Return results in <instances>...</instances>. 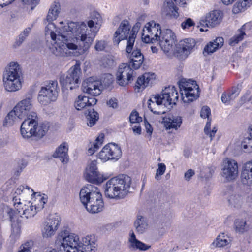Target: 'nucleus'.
Here are the masks:
<instances>
[{"label":"nucleus","instance_id":"nucleus-1","mask_svg":"<svg viewBox=\"0 0 252 252\" xmlns=\"http://www.w3.org/2000/svg\"><path fill=\"white\" fill-rule=\"evenodd\" d=\"M92 19L88 22V26L83 22H70L67 27L71 33V38L66 39L62 44L65 49H55V53L62 56L70 57L74 55V51L78 50L79 54L87 52L90 48L100 28L102 18L99 13L94 11L91 14Z\"/></svg>","mask_w":252,"mask_h":252},{"label":"nucleus","instance_id":"nucleus-2","mask_svg":"<svg viewBox=\"0 0 252 252\" xmlns=\"http://www.w3.org/2000/svg\"><path fill=\"white\" fill-rule=\"evenodd\" d=\"M60 12V4L59 2L54 1L51 5L48 15L46 17L47 21L49 22L45 27V32L46 36L51 38V44L49 45V48L51 52L57 56L67 57V56H62L57 54L55 53V49L56 48L58 51L59 48L65 49L66 46L62 44H65L64 40L71 38V33L67 27L66 25L63 27L57 28L55 25L52 23V21L55 20Z\"/></svg>","mask_w":252,"mask_h":252},{"label":"nucleus","instance_id":"nucleus-3","mask_svg":"<svg viewBox=\"0 0 252 252\" xmlns=\"http://www.w3.org/2000/svg\"><path fill=\"white\" fill-rule=\"evenodd\" d=\"M58 240L60 243L59 252H96L97 250V239L93 234L80 239L77 234L64 230L60 233Z\"/></svg>","mask_w":252,"mask_h":252},{"label":"nucleus","instance_id":"nucleus-4","mask_svg":"<svg viewBox=\"0 0 252 252\" xmlns=\"http://www.w3.org/2000/svg\"><path fill=\"white\" fill-rule=\"evenodd\" d=\"M179 97L177 90L174 86L166 87L160 94L153 95L148 100L149 109L155 115L165 113L164 107L176 104Z\"/></svg>","mask_w":252,"mask_h":252},{"label":"nucleus","instance_id":"nucleus-5","mask_svg":"<svg viewBox=\"0 0 252 252\" xmlns=\"http://www.w3.org/2000/svg\"><path fill=\"white\" fill-rule=\"evenodd\" d=\"M33 193L35 197L34 202L26 201L21 202V199L17 196L13 198L12 202L16 214L27 219L31 218L44 207L48 201L47 195L44 194L41 195L38 193Z\"/></svg>","mask_w":252,"mask_h":252},{"label":"nucleus","instance_id":"nucleus-6","mask_svg":"<svg viewBox=\"0 0 252 252\" xmlns=\"http://www.w3.org/2000/svg\"><path fill=\"white\" fill-rule=\"evenodd\" d=\"M131 183V178L126 175L112 178L105 184V194L111 199H123L129 192Z\"/></svg>","mask_w":252,"mask_h":252},{"label":"nucleus","instance_id":"nucleus-7","mask_svg":"<svg viewBox=\"0 0 252 252\" xmlns=\"http://www.w3.org/2000/svg\"><path fill=\"white\" fill-rule=\"evenodd\" d=\"M5 89L9 92H15L22 88L21 71L17 62L10 63L3 76Z\"/></svg>","mask_w":252,"mask_h":252},{"label":"nucleus","instance_id":"nucleus-8","mask_svg":"<svg viewBox=\"0 0 252 252\" xmlns=\"http://www.w3.org/2000/svg\"><path fill=\"white\" fill-rule=\"evenodd\" d=\"M179 87L184 103L192 102L199 97V87L195 81L181 79L179 82Z\"/></svg>","mask_w":252,"mask_h":252},{"label":"nucleus","instance_id":"nucleus-9","mask_svg":"<svg viewBox=\"0 0 252 252\" xmlns=\"http://www.w3.org/2000/svg\"><path fill=\"white\" fill-rule=\"evenodd\" d=\"M59 87L57 81H50L44 86L42 87L38 95L39 102L47 105L56 100L59 95Z\"/></svg>","mask_w":252,"mask_h":252},{"label":"nucleus","instance_id":"nucleus-10","mask_svg":"<svg viewBox=\"0 0 252 252\" xmlns=\"http://www.w3.org/2000/svg\"><path fill=\"white\" fill-rule=\"evenodd\" d=\"M81 75L80 66L76 63L68 71L66 75H63L60 78V82L62 87L72 90L78 86L79 79Z\"/></svg>","mask_w":252,"mask_h":252},{"label":"nucleus","instance_id":"nucleus-11","mask_svg":"<svg viewBox=\"0 0 252 252\" xmlns=\"http://www.w3.org/2000/svg\"><path fill=\"white\" fill-rule=\"evenodd\" d=\"M161 31L160 25L154 21H151L144 26L142 32V39L145 43L158 41Z\"/></svg>","mask_w":252,"mask_h":252},{"label":"nucleus","instance_id":"nucleus-12","mask_svg":"<svg viewBox=\"0 0 252 252\" xmlns=\"http://www.w3.org/2000/svg\"><path fill=\"white\" fill-rule=\"evenodd\" d=\"M122 156L121 148L117 144L110 143L106 145L99 153L98 158L103 162L118 160Z\"/></svg>","mask_w":252,"mask_h":252},{"label":"nucleus","instance_id":"nucleus-13","mask_svg":"<svg viewBox=\"0 0 252 252\" xmlns=\"http://www.w3.org/2000/svg\"><path fill=\"white\" fill-rule=\"evenodd\" d=\"M84 176L88 182L96 184H100L109 177L107 175L98 172L96 160L92 161L90 163L86 168Z\"/></svg>","mask_w":252,"mask_h":252},{"label":"nucleus","instance_id":"nucleus-14","mask_svg":"<svg viewBox=\"0 0 252 252\" xmlns=\"http://www.w3.org/2000/svg\"><path fill=\"white\" fill-rule=\"evenodd\" d=\"M37 117L35 112H32L21 126V133L24 138H29L35 134L37 126Z\"/></svg>","mask_w":252,"mask_h":252},{"label":"nucleus","instance_id":"nucleus-15","mask_svg":"<svg viewBox=\"0 0 252 252\" xmlns=\"http://www.w3.org/2000/svg\"><path fill=\"white\" fill-rule=\"evenodd\" d=\"M222 176L227 181L235 180L238 174L237 162L228 158L223 160L222 168Z\"/></svg>","mask_w":252,"mask_h":252},{"label":"nucleus","instance_id":"nucleus-16","mask_svg":"<svg viewBox=\"0 0 252 252\" xmlns=\"http://www.w3.org/2000/svg\"><path fill=\"white\" fill-rule=\"evenodd\" d=\"M60 218L57 215H51L43 223L41 234L44 238H48L54 236L58 229Z\"/></svg>","mask_w":252,"mask_h":252},{"label":"nucleus","instance_id":"nucleus-17","mask_svg":"<svg viewBox=\"0 0 252 252\" xmlns=\"http://www.w3.org/2000/svg\"><path fill=\"white\" fill-rule=\"evenodd\" d=\"M128 63H123L119 65L116 76L120 85L124 86L133 80L134 71Z\"/></svg>","mask_w":252,"mask_h":252},{"label":"nucleus","instance_id":"nucleus-18","mask_svg":"<svg viewBox=\"0 0 252 252\" xmlns=\"http://www.w3.org/2000/svg\"><path fill=\"white\" fill-rule=\"evenodd\" d=\"M176 36L170 29H166L161 31L158 41L162 50L165 52H169L175 44Z\"/></svg>","mask_w":252,"mask_h":252},{"label":"nucleus","instance_id":"nucleus-19","mask_svg":"<svg viewBox=\"0 0 252 252\" xmlns=\"http://www.w3.org/2000/svg\"><path fill=\"white\" fill-rule=\"evenodd\" d=\"M189 0H165L163 10L167 15L171 18H177L179 14L176 5L185 7Z\"/></svg>","mask_w":252,"mask_h":252},{"label":"nucleus","instance_id":"nucleus-20","mask_svg":"<svg viewBox=\"0 0 252 252\" xmlns=\"http://www.w3.org/2000/svg\"><path fill=\"white\" fill-rule=\"evenodd\" d=\"M82 87L84 92L93 96L99 95L103 89L101 81L95 80L94 77L87 78L83 83Z\"/></svg>","mask_w":252,"mask_h":252},{"label":"nucleus","instance_id":"nucleus-21","mask_svg":"<svg viewBox=\"0 0 252 252\" xmlns=\"http://www.w3.org/2000/svg\"><path fill=\"white\" fill-rule=\"evenodd\" d=\"M130 28L129 22L126 20H123L115 32L113 39L114 44L118 45L121 40L124 39L128 40L131 33Z\"/></svg>","mask_w":252,"mask_h":252},{"label":"nucleus","instance_id":"nucleus-22","mask_svg":"<svg viewBox=\"0 0 252 252\" xmlns=\"http://www.w3.org/2000/svg\"><path fill=\"white\" fill-rule=\"evenodd\" d=\"M14 108L18 114V117L20 119L28 118L30 113L34 112L32 111L33 105L32 100L30 98H27L22 100L17 104Z\"/></svg>","mask_w":252,"mask_h":252},{"label":"nucleus","instance_id":"nucleus-23","mask_svg":"<svg viewBox=\"0 0 252 252\" xmlns=\"http://www.w3.org/2000/svg\"><path fill=\"white\" fill-rule=\"evenodd\" d=\"M99 192L97 188L95 186L88 184L83 187L80 191L79 197L81 202L85 207L92 200V198L94 197L93 194H96Z\"/></svg>","mask_w":252,"mask_h":252},{"label":"nucleus","instance_id":"nucleus-24","mask_svg":"<svg viewBox=\"0 0 252 252\" xmlns=\"http://www.w3.org/2000/svg\"><path fill=\"white\" fill-rule=\"evenodd\" d=\"M94 196L85 207L89 212L93 214L101 212L104 207L102 195L100 191L96 194H94Z\"/></svg>","mask_w":252,"mask_h":252},{"label":"nucleus","instance_id":"nucleus-25","mask_svg":"<svg viewBox=\"0 0 252 252\" xmlns=\"http://www.w3.org/2000/svg\"><path fill=\"white\" fill-rule=\"evenodd\" d=\"M196 42L193 39L187 38L179 42L177 46V52L185 58L192 52Z\"/></svg>","mask_w":252,"mask_h":252},{"label":"nucleus","instance_id":"nucleus-26","mask_svg":"<svg viewBox=\"0 0 252 252\" xmlns=\"http://www.w3.org/2000/svg\"><path fill=\"white\" fill-rule=\"evenodd\" d=\"M223 13L220 10H213L207 14L205 17V21L202 20L200 22L201 25L202 23H205L207 27H213L220 24L222 19Z\"/></svg>","mask_w":252,"mask_h":252},{"label":"nucleus","instance_id":"nucleus-27","mask_svg":"<svg viewBox=\"0 0 252 252\" xmlns=\"http://www.w3.org/2000/svg\"><path fill=\"white\" fill-rule=\"evenodd\" d=\"M225 198L231 207L239 208L244 203V196L243 193L236 192L225 193Z\"/></svg>","mask_w":252,"mask_h":252},{"label":"nucleus","instance_id":"nucleus-28","mask_svg":"<svg viewBox=\"0 0 252 252\" xmlns=\"http://www.w3.org/2000/svg\"><path fill=\"white\" fill-rule=\"evenodd\" d=\"M241 180L243 185L252 186V160L243 165L241 173Z\"/></svg>","mask_w":252,"mask_h":252},{"label":"nucleus","instance_id":"nucleus-29","mask_svg":"<svg viewBox=\"0 0 252 252\" xmlns=\"http://www.w3.org/2000/svg\"><path fill=\"white\" fill-rule=\"evenodd\" d=\"M97 100L94 97H89L80 95L74 102V107L77 110H81L88 107L95 105Z\"/></svg>","mask_w":252,"mask_h":252},{"label":"nucleus","instance_id":"nucleus-30","mask_svg":"<svg viewBox=\"0 0 252 252\" xmlns=\"http://www.w3.org/2000/svg\"><path fill=\"white\" fill-rule=\"evenodd\" d=\"M156 75L154 73L150 72L144 73L138 78L135 85V90L137 92H139L140 90L144 89L149 84L152 83Z\"/></svg>","mask_w":252,"mask_h":252},{"label":"nucleus","instance_id":"nucleus-31","mask_svg":"<svg viewBox=\"0 0 252 252\" xmlns=\"http://www.w3.org/2000/svg\"><path fill=\"white\" fill-rule=\"evenodd\" d=\"M224 39L222 37H217L213 41L209 42L204 47L203 54L208 55L215 52L223 44Z\"/></svg>","mask_w":252,"mask_h":252},{"label":"nucleus","instance_id":"nucleus-32","mask_svg":"<svg viewBox=\"0 0 252 252\" xmlns=\"http://www.w3.org/2000/svg\"><path fill=\"white\" fill-rule=\"evenodd\" d=\"M68 148L66 143H62L56 149L53 154L55 158H59L63 163H66L68 161V155L67 154Z\"/></svg>","mask_w":252,"mask_h":252},{"label":"nucleus","instance_id":"nucleus-33","mask_svg":"<svg viewBox=\"0 0 252 252\" xmlns=\"http://www.w3.org/2000/svg\"><path fill=\"white\" fill-rule=\"evenodd\" d=\"M130 62L129 63L134 69H138L144 61V56L139 49L134 50L131 54Z\"/></svg>","mask_w":252,"mask_h":252},{"label":"nucleus","instance_id":"nucleus-34","mask_svg":"<svg viewBox=\"0 0 252 252\" xmlns=\"http://www.w3.org/2000/svg\"><path fill=\"white\" fill-rule=\"evenodd\" d=\"M182 118L179 116H172L164 121V125L166 129L177 130L181 126Z\"/></svg>","mask_w":252,"mask_h":252},{"label":"nucleus","instance_id":"nucleus-35","mask_svg":"<svg viewBox=\"0 0 252 252\" xmlns=\"http://www.w3.org/2000/svg\"><path fill=\"white\" fill-rule=\"evenodd\" d=\"M128 242L129 243V248L133 250L146 251L150 248V246L147 245L137 239L133 232L130 234Z\"/></svg>","mask_w":252,"mask_h":252},{"label":"nucleus","instance_id":"nucleus-36","mask_svg":"<svg viewBox=\"0 0 252 252\" xmlns=\"http://www.w3.org/2000/svg\"><path fill=\"white\" fill-rule=\"evenodd\" d=\"M234 228L237 233L243 234L249 230L250 226L246 218H238L234 220Z\"/></svg>","mask_w":252,"mask_h":252},{"label":"nucleus","instance_id":"nucleus-37","mask_svg":"<svg viewBox=\"0 0 252 252\" xmlns=\"http://www.w3.org/2000/svg\"><path fill=\"white\" fill-rule=\"evenodd\" d=\"M240 93L239 88L233 87L227 92L223 93L221 96V101L223 103L228 104L231 100L237 97Z\"/></svg>","mask_w":252,"mask_h":252},{"label":"nucleus","instance_id":"nucleus-38","mask_svg":"<svg viewBox=\"0 0 252 252\" xmlns=\"http://www.w3.org/2000/svg\"><path fill=\"white\" fill-rule=\"evenodd\" d=\"M140 23L137 22L134 25L131 30V33L128 40L127 41V46L126 49V51L127 53H130L132 51L137 32L140 29Z\"/></svg>","mask_w":252,"mask_h":252},{"label":"nucleus","instance_id":"nucleus-39","mask_svg":"<svg viewBox=\"0 0 252 252\" xmlns=\"http://www.w3.org/2000/svg\"><path fill=\"white\" fill-rule=\"evenodd\" d=\"M136 231L140 233H143L148 228V222L144 217L138 215L134 223Z\"/></svg>","mask_w":252,"mask_h":252},{"label":"nucleus","instance_id":"nucleus-40","mask_svg":"<svg viewBox=\"0 0 252 252\" xmlns=\"http://www.w3.org/2000/svg\"><path fill=\"white\" fill-rule=\"evenodd\" d=\"M230 241L228 236L222 233L217 236L212 243V246L214 247H223L228 245Z\"/></svg>","mask_w":252,"mask_h":252},{"label":"nucleus","instance_id":"nucleus-41","mask_svg":"<svg viewBox=\"0 0 252 252\" xmlns=\"http://www.w3.org/2000/svg\"><path fill=\"white\" fill-rule=\"evenodd\" d=\"M19 119L22 120V119H20L18 117V114L15 108H14L6 116L3 122V125L6 126H11Z\"/></svg>","mask_w":252,"mask_h":252},{"label":"nucleus","instance_id":"nucleus-42","mask_svg":"<svg viewBox=\"0 0 252 252\" xmlns=\"http://www.w3.org/2000/svg\"><path fill=\"white\" fill-rule=\"evenodd\" d=\"M104 135L103 133L100 134L96 138L95 142L91 145L88 150V154L92 155L97 151L98 148L102 145L104 141Z\"/></svg>","mask_w":252,"mask_h":252},{"label":"nucleus","instance_id":"nucleus-43","mask_svg":"<svg viewBox=\"0 0 252 252\" xmlns=\"http://www.w3.org/2000/svg\"><path fill=\"white\" fill-rule=\"evenodd\" d=\"M104 135L103 133L100 134L96 138L95 142L91 145L88 150V154L92 155L97 151L98 148L102 145L104 141Z\"/></svg>","mask_w":252,"mask_h":252},{"label":"nucleus","instance_id":"nucleus-44","mask_svg":"<svg viewBox=\"0 0 252 252\" xmlns=\"http://www.w3.org/2000/svg\"><path fill=\"white\" fill-rule=\"evenodd\" d=\"M252 3V0H239L233 6L232 11L235 14L239 13L245 10L247 6Z\"/></svg>","mask_w":252,"mask_h":252},{"label":"nucleus","instance_id":"nucleus-45","mask_svg":"<svg viewBox=\"0 0 252 252\" xmlns=\"http://www.w3.org/2000/svg\"><path fill=\"white\" fill-rule=\"evenodd\" d=\"M246 25H243L237 32V33L229 40V44L234 46L235 44L242 41L246 35L245 30Z\"/></svg>","mask_w":252,"mask_h":252},{"label":"nucleus","instance_id":"nucleus-46","mask_svg":"<svg viewBox=\"0 0 252 252\" xmlns=\"http://www.w3.org/2000/svg\"><path fill=\"white\" fill-rule=\"evenodd\" d=\"M88 113H85L87 118L89 121L88 126L91 127L93 126L98 119V114L94 109H88Z\"/></svg>","mask_w":252,"mask_h":252},{"label":"nucleus","instance_id":"nucleus-47","mask_svg":"<svg viewBox=\"0 0 252 252\" xmlns=\"http://www.w3.org/2000/svg\"><path fill=\"white\" fill-rule=\"evenodd\" d=\"M49 126L47 123H43L37 125V129H35V132L34 136L38 138H42L45 135L49 129Z\"/></svg>","mask_w":252,"mask_h":252},{"label":"nucleus","instance_id":"nucleus-48","mask_svg":"<svg viewBox=\"0 0 252 252\" xmlns=\"http://www.w3.org/2000/svg\"><path fill=\"white\" fill-rule=\"evenodd\" d=\"M250 129L251 138H245L242 142V147L249 152L252 151V125L250 126Z\"/></svg>","mask_w":252,"mask_h":252},{"label":"nucleus","instance_id":"nucleus-49","mask_svg":"<svg viewBox=\"0 0 252 252\" xmlns=\"http://www.w3.org/2000/svg\"><path fill=\"white\" fill-rule=\"evenodd\" d=\"M21 235V229L18 225H12V232L10 238L13 243H15L18 240Z\"/></svg>","mask_w":252,"mask_h":252},{"label":"nucleus","instance_id":"nucleus-50","mask_svg":"<svg viewBox=\"0 0 252 252\" xmlns=\"http://www.w3.org/2000/svg\"><path fill=\"white\" fill-rule=\"evenodd\" d=\"M195 24L193 20L190 18H186L181 24V27L184 31H189L194 29Z\"/></svg>","mask_w":252,"mask_h":252},{"label":"nucleus","instance_id":"nucleus-51","mask_svg":"<svg viewBox=\"0 0 252 252\" xmlns=\"http://www.w3.org/2000/svg\"><path fill=\"white\" fill-rule=\"evenodd\" d=\"M31 31L30 27L26 28L23 32L19 35L18 38L15 43V46H19L24 41L26 37H27Z\"/></svg>","mask_w":252,"mask_h":252},{"label":"nucleus","instance_id":"nucleus-52","mask_svg":"<svg viewBox=\"0 0 252 252\" xmlns=\"http://www.w3.org/2000/svg\"><path fill=\"white\" fill-rule=\"evenodd\" d=\"M33 244L34 243L32 241H27L19 247L17 252H31Z\"/></svg>","mask_w":252,"mask_h":252},{"label":"nucleus","instance_id":"nucleus-53","mask_svg":"<svg viewBox=\"0 0 252 252\" xmlns=\"http://www.w3.org/2000/svg\"><path fill=\"white\" fill-rule=\"evenodd\" d=\"M211 127V120L209 119H208V121L206 123L205 126L204 127V132L206 134L209 136L211 138V140H212V137H214L217 131V129L216 127H213L212 130H210Z\"/></svg>","mask_w":252,"mask_h":252},{"label":"nucleus","instance_id":"nucleus-54","mask_svg":"<svg viewBox=\"0 0 252 252\" xmlns=\"http://www.w3.org/2000/svg\"><path fill=\"white\" fill-rule=\"evenodd\" d=\"M15 194L20 195L21 193H26L30 194L32 193H34L32 189L27 185H21L19 186L15 190ZM34 194V193H33Z\"/></svg>","mask_w":252,"mask_h":252},{"label":"nucleus","instance_id":"nucleus-55","mask_svg":"<svg viewBox=\"0 0 252 252\" xmlns=\"http://www.w3.org/2000/svg\"><path fill=\"white\" fill-rule=\"evenodd\" d=\"M107 46V42L103 40H97L94 46V48L97 51H104Z\"/></svg>","mask_w":252,"mask_h":252},{"label":"nucleus","instance_id":"nucleus-56","mask_svg":"<svg viewBox=\"0 0 252 252\" xmlns=\"http://www.w3.org/2000/svg\"><path fill=\"white\" fill-rule=\"evenodd\" d=\"M166 170V166L163 163L158 164V168L157 170L155 175V179L157 180H159V176L163 175Z\"/></svg>","mask_w":252,"mask_h":252},{"label":"nucleus","instance_id":"nucleus-57","mask_svg":"<svg viewBox=\"0 0 252 252\" xmlns=\"http://www.w3.org/2000/svg\"><path fill=\"white\" fill-rule=\"evenodd\" d=\"M129 121L131 123H139L142 121V118L139 116V114L136 111H133L129 116Z\"/></svg>","mask_w":252,"mask_h":252},{"label":"nucleus","instance_id":"nucleus-58","mask_svg":"<svg viewBox=\"0 0 252 252\" xmlns=\"http://www.w3.org/2000/svg\"><path fill=\"white\" fill-rule=\"evenodd\" d=\"M17 172L20 173L22 170L26 167L27 165V161L26 159L21 158L17 159Z\"/></svg>","mask_w":252,"mask_h":252},{"label":"nucleus","instance_id":"nucleus-59","mask_svg":"<svg viewBox=\"0 0 252 252\" xmlns=\"http://www.w3.org/2000/svg\"><path fill=\"white\" fill-rule=\"evenodd\" d=\"M211 114V110L209 107L207 106H203L200 112V116L204 119L209 118V116Z\"/></svg>","mask_w":252,"mask_h":252},{"label":"nucleus","instance_id":"nucleus-60","mask_svg":"<svg viewBox=\"0 0 252 252\" xmlns=\"http://www.w3.org/2000/svg\"><path fill=\"white\" fill-rule=\"evenodd\" d=\"M194 174V172L192 169L188 170L185 174V178L187 180H189L190 178Z\"/></svg>","mask_w":252,"mask_h":252},{"label":"nucleus","instance_id":"nucleus-61","mask_svg":"<svg viewBox=\"0 0 252 252\" xmlns=\"http://www.w3.org/2000/svg\"><path fill=\"white\" fill-rule=\"evenodd\" d=\"M107 104L113 108L117 107V100L115 98H111L107 102Z\"/></svg>","mask_w":252,"mask_h":252},{"label":"nucleus","instance_id":"nucleus-62","mask_svg":"<svg viewBox=\"0 0 252 252\" xmlns=\"http://www.w3.org/2000/svg\"><path fill=\"white\" fill-rule=\"evenodd\" d=\"M15 0H0V6L3 7L11 4Z\"/></svg>","mask_w":252,"mask_h":252},{"label":"nucleus","instance_id":"nucleus-63","mask_svg":"<svg viewBox=\"0 0 252 252\" xmlns=\"http://www.w3.org/2000/svg\"><path fill=\"white\" fill-rule=\"evenodd\" d=\"M133 131L134 133L140 134L141 133V129L138 123L136 124L132 127Z\"/></svg>","mask_w":252,"mask_h":252},{"label":"nucleus","instance_id":"nucleus-64","mask_svg":"<svg viewBox=\"0 0 252 252\" xmlns=\"http://www.w3.org/2000/svg\"><path fill=\"white\" fill-rule=\"evenodd\" d=\"M145 128L146 132L149 134L150 136H151L153 132V128L151 125L148 122L145 123Z\"/></svg>","mask_w":252,"mask_h":252}]
</instances>
